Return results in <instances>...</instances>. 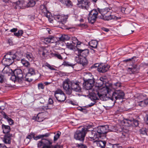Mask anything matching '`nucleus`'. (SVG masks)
Listing matches in <instances>:
<instances>
[{"instance_id":"obj_30","label":"nucleus","mask_w":148,"mask_h":148,"mask_svg":"<svg viewBox=\"0 0 148 148\" xmlns=\"http://www.w3.org/2000/svg\"><path fill=\"white\" fill-rule=\"evenodd\" d=\"M89 45L94 48H96L98 44V42L97 41L95 40H91L89 43Z\"/></svg>"},{"instance_id":"obj_55","label":"nucleus","mask_w":148,"mask_h":148,"mask_svg":"<svg viewBox=\"0 0 148 148\" xmlns=\"http://www.w3.org/2000/svg\"><path fill=\"white\" fill-rule=\"evenodd\" d=\"M128 136V134H127L125 133H122V135L121 136V137H126Z\"/></svg>"},{"instance_id":"obj_18","label":"nucleus","mask_w":148,"mask_h":148,"mask_svg":"<svg viewBox=\"0 0 148 148\" xmlns=\"http://www.w3.org/2000/svg\"><path fill=\"white\" fill-rule=\"evenodd\" d=\"M91 134L90 135V138L91 139V140H93L95 141L96 140H97L99 137H101V136H99V134L97 132L93 131L91 132Z\"/></svg>"},{"instance_id":"obj_38","label":"nucleus","mask_w":148,"mask_h":148,"mask_svg":"<svg viewBox=\"0 0 148 148\" xmlns=\"http://www.w3.org/2000/svg\"><path fill=\"white\" fill-rule=\"evenodd\" d=\"M10 79L13 82H16L18 83V78H17L14 74L12 75L10 78Z\"/></svg>"},{"instance_id":"obj_61","label":"nucleus","mask_w":148,"mask_h":148,"mask_svg":"<svg viewBox=\"0 0 148 148\" xmlns=\"http://www.w3.org/2000/svg\"><path fill=\"white\" fill-rule=\"evenodd\" d=\"M144 101L145 102V106H148V98L145 99Z\"/></svg>"},{"instance_id":"obj_7","label":"nucleus","mask_w":148,"mask_h":148,"mask_svg":"<svg viewBox=\"0 0 148 148\" xmlns=\"http://www.w3.org/2000/svg\"><path fill=\"white\" fill-rule=\"evenodd\" d=\"M55 96L58 101L60 102H63L66 99L65 95L63 91L60 89L56 91Z\"/></svg>"},{"instance_id":"obj_37","label":"nucleus","mask_w":148,"mask_h":148,"mask_svg":"<svg viewBox=\"0 0 148 148\" xmlns=\"http://www.w3.org/2000/svg\"><path fill=\"white\" fill-rule=\"evenodd\" d=\"M27 73H29L30 74L34 75L35 74V69L32 67H30L28 69V72Z\"/></svg>"},{"instance_id":"obj_29","label":"nucleus","mask_w":148,"mask_h":148,"mask_svg":"<svg viewBox=\"0 0 148 148\" xmlns=\"http://www.w3.org/2000/svg\"><path fill=\"white\" fill-rule=\"evenodd\" d=\"M70 38V36L67 35L63 34L59 38V39L61 41H64L69 40Z\"/></svg>"},{"instance_id":"obj_5","label":"nucleus","mask_w":148,"mask_h":148,"mask_svg":"<svg viewBox=\"0 0 148 148\" xmlns=\"http://www.w3.org/2000/svg\"><path fill=\"white\" fill-rule=\"evenodd\" d=\"M71 82V81L70 79L68 78L63 81L62 84L63 89L66 94L69 95L71 94L72 92Z\"/></svg>"},{"instance_id":"obj_33","label":"nucleus","mask_w":148,"mask_h":148,"mask_svg":"<svg viewBox=\"0 0 148 148\" xmlns=\"http://www.w3.org/2000/svg\"><path fill=\"white\" fill-rule=\"evenodd\" d=\"M36 3L34 0H30L27 3L26 6L27 7H32L35 5Z\"/></svg>"},{"instance_id":"obj_11","label":"nucleus","mask_w":148,"mask_h":148,"mask_svg":"<svg viewBox=\"0 0 148 148\" xmlns=\"http://www.w3.org/2000/svg\"><path fill=\"white\" fill-rule=\"evenodd\" d=\"M71 81L72 90H73L76 92H81L82 89L80 86V84H81L80 82L77 81Z\"/></svg>"},{"instance_id":"obj_22","label":"nucleus","mask_w":148,"mask_h":148,"mask_svg":"<svg viewBox=\"0 0 148 148\" xmlns=\"http://www.w3.org/2000/svg\"><path fill=\"white\" fill-rule=\"evenodd\" d=\"M40 9L44 15L47 18H49V16L48 14H49V12L47 10L45 5H40Z\"/></svg>"},{"instance_id":"obj_54","label":"nucleus","mask_w":148,"mask_h":148,"mask_svg":"<svg viewBox=\"0 0 148 148\" xmlns=\"http://www.w3.org/2000/svg\"><path fill=\"white\" fill-rule=\"evenodd\" d=\"M8 122L10 125H12L13 123V121L11 118H10L7 120Z\"/></svg>"},{"instance_id":"obj_32","label":"nucleus","mask_w":148,"mask_h":148,"mask_svg":"<svg viewBox=\"0 0 148 148\" xmlns=\"http://www.w3.org/2000/svg\"><path fill=\"white\" fill-rule=\"evenodd\" d=\"M66 47L69 49L71 50H74L76 48L75 45L73 44V43L67 42L66 43Z\"/></svg>"},{"instance_id":"obj_62","label":"nucleus","mask_w":148,"mask_h":148,"mask_svg":"<svg viewBox=\"0 0 148 148\" xmlns=\"http://www.w3.org/2000/svg\"><path fill=\"white\" fill-rule=\"evenodd\" d=\"M33 136V135L32 134H30L28 135L27 137V138L31 139L32 137Z\"/></svg>"},{"instance_id":"obj_46","label":"nucleus","mask_w":148,"mask_h":148,"mask_svg":"<svg viewBox=\"0 0 148 148\" xmlns=\"http://www.w3.org/2000/svg\"><path fill=\"white\" fill-rule=\"evenodd\" d=\"M45 65L47 67H48L49 69L51 70H55V69L51 66L50 64H48L47 63H45Z\"/></svg>"},{"instance_id":"obj_35","label":"nucleus","mask_w":148,"mask_h":148,"mask_svg":"<svg viewBox=\"0 0 148 148\" xmlns=\"http://www.w3.org/2000/svg\"><path fill=\"white\" fill-rule=\"evenodd\" d=\"M51 55L52 56L57 58L58 59L60 60H62L63 59V58L61 55L58 53H52L51 54Z\"/></svg>"},{"instance_id":"obj_26","label":"nucleus","mask_w":148,"mask_h":148,"mask_svg":"<svg viewBox=\"0 0 148 148\" xmlns=\"http://www.w3.org/2000/svg\"><path fill=\"white\" fill-rule=\"evenodd\" d=\"M103 19L105 20H110L112 19H118L117 17L116 16L113 15H105L103 17Z\"/></svg>"},{"instance_id":"obj_52","label":"nucleus","mask_w":148,"mask_h":148,"mask_svg":"<svg viewBox=\"0 0 148 148\" xmlns=\"http://www.w3.org/2000/svg\"><path fill=\"white\" fill-rule=\"evenodd\" d=\"M140 134L143 135H146L147 134L146 131L144 129H142L140 130Z\"/></svg>"},{"instance_id":"obj_17","label":"nucleus","mask_w":148,"mask_h":148,"mask_svg":"<svg viewBox=\"0 0 148 148\" xmlns=\"http://www.w3.org/2000/svg\"><path fill=\"white\" fill-rule=\"evenodd\" d=\"M75 60L78 63L82 64L84 66H86L87 63L86 59L85 58H80L79 57H75Z\"/></svg>"},{"instance_id":"obj_1","label":"nucleus","mask_w":148,"mask_h":148,"mask_svg":"<svg viewBox=\"0 0 148 148\" xmlns=\"http://www.w3.org/2000/svg\"><path fill=\"white\" fill-rule=\"evenodd\" d=\"M111 92L110 87L107 86H106L101 88L96 87L90 95V96L93 100H96L100 99L104 100L108 97L107 94H111Z\"/></svg>"},{"instance_id":"obj_34","label":"nucleus","mask_w":148,"mask_h":148,"mask_svg":"<svg viewBox=\"0 0 148 148\" xmlns=\"http://www.w3.org/2000/svg\"><path fill=\"white\" fill-rule=\"evenodd\" d=\"M32 75L29 73H27L25 76V80L27 82H31L33 80Z\"/></svg>"},{"instance_id":"obj_25","label":"nucleus","mask_w":148,"mask_h":148,"mask_svg":"<svg viewBox=\"0 0 148 148\" xmlns=\"http://www.w3.org/2000/svg\"><path fill=\"white\" fill-rule=\"evenodd\" d=\"M53 103V101L52 99L51 98H49V99L48 101V104H47V106H43L42 107V108L44 110H45L48 109H51L52 108V107L50 106V105L52 106V104Z\"/></svg>"},{"instance_id":"obj_63","label":"nucleus","mask_w":148,"mask_h":148,"mask_svg":"<svg viewBox=\"0 0 148 148\" xmlns=\"http://www.w3.org/2000/svg\"><path fill=\"white\" fill-rule=\"evenodd\" d=\"M42 148H53V146L51 145H49V146L47 147H42Z\"/></svg>"},{"instance_id":"obj_12","label":"nucleus","mask_w":148,"mask_h":148,"mask_svg":"<svg viewBox=\"0 0 148 148\" xmlns=\"http://www.w3.org/2000/svg\"><path fill=\"white\" fill-rule=\"evenodd\" d=\"M55 19L56 20H59L58 23L59 25H64L68 19V16H61L59 15H55Z\"/></svg>"},{"instance_id":"obj_6","label":"nucleus","mask_w":148,"mask_h":148,"mask_svg":"<svg viewBox=\"0 0 148 148\" xmlns=\"http://www.w3.org/2000/svg\"><path fill=\"white\" fill-rule=\"evenodd\" d=\"M89 11V13L88 17V22L89 23L92 24L95 22L99 13L96 10H90Z\"/></svg>"},{"instance_id":"obj_40","label":"nucleus","mask_w":148,"mask_h":148,"mask_svg":"<svg viewBox=\"0 0 148 148\" xmlns=\"http://www.w3.org/2000/svg\"><path fill=\"white\" fill-rule=\"evenodd\" d=\"M10 69L8 67H5L2 71L3 73L8 74L10 71Z\"/></svg>"},{"instance_id":"obj_14","label":"nucleus","mask_w":148,"mask_h":148,"mask_svg":"<svg viewBox=\"0 0 148 148\" xmlns=\"http://www.w3.org/2000/svg\"><path fill=\"white\" fill-rule=\"evenodd\" d=\"M14 74L18 78V83H21L22 82V77L23 75L22 70L21 69H17L14 70L13 72Z\"/></svg>"},{"instance_id":"obj_24","label":"nucleus","mask_w":148,"mask_h":148,"mask_svg":"<svg viewBox=\"0 0 148 148\" xmlns=\"http://www.w3.org/2000/svg\"><path fill=\"white\" fill-rule=\"evenodd\" d=\"M12 135L10 134H6L4 137L3 141L6 144H10L11 143V137Z\"/></svg>"},{"instance_id":"obj_16","label":"nucleus","mask_w":148,"mask_h":148,"mask_svg":"<svg viewBox=\"0 0 148 148\" xmlns=\"http://www.w3.org/2000/svg\"><path fill=\"white\" fill-rule=\"evenodd\" d=\"M110 67V66L108 64L103 63L99 64V67L98 68V71L100 73H104L108 70Z\"/></svg>"},{"instance_id":"obj_49","label":"nucleus","mask_w":148,"mask_h":148,"mask_svg":"<svg viewBox=\"0 0 148 148\" xmlns=\"http://www.w3.org/2000/svg\"><path fill=\"white\" fill-rule=\"evenodd\" d=\"M72 43H73L74 45H75L76 42L78 41V40L76 37H73L72 38Z\"/></svg>"},{"instance_id":"obj_8","label":"nucleus","mask_w":148,"mask_h":148,"mask_svg":"<svg viewBox=\"0 0 148 148\" xmlns=\"http://www.w3.org/2000/svg\"><path fill=\"white\" fill-rule=\"evenodd\" d=\"M78 3L77 6L78 7L83 9H86L89 11L90 10L89 8V2L88 0H77Z\"/></svg>"},{"instance_id":"obj_47","label":"nucleus","mask_w":148,"mask_h":148,"mask_svg":"<svg viewBox=\"0 0 148 148\" xmlns=\"http://www.w3.org/2000/svg\"><path fill=\"white\" fill-rule=\"evenodd\" d=\"M38 86L39 89H43L44 88V86L42 83L38 84Z\"/></svg>"},{"instance_id":"obj_13","label":"nucleus","mask_w":148,"mask_h":148,"mask_svg":"<svg viewBox=\"0 0 148 148\" xmlns=\"http://www.w3.org/2000/svg\"><path fill=\"white\" fill-rule=\"evenodd\" d=\"M77 56L76 57L82 56V58H85L87 56L89 53V51L88 49H85L84 50H82L79 48L77 49Z\"/></svg>"},{"instance_id":"obj_60","label":"nucleus","mask_w":148,"mask_h":148,"mask_svg":"<svg viewBox=\"0 0 148 148\" xmlns=\"http://www.w3.org/2000/svg\"><path fill=\"white\" fill-rule=\"evenodd\" d=\"M4 76L2 75H0V82H2L3 80Z\"/></svg>"},{"instance_id":"obj_27","label":"nucleus","mask_w":148,"mask_h":148,"mask_svg":"<svg viewBox=\"0 0 148 148\" xmlns=\"http://www.w3.org/2000/svg\"><path fill=\"white\" fill-rule=\"evenodd\" d=\"M2 127L3 129V133L4 134H6L10 132V127L9 125H6L3 124Z\"/></svg>"},{"instance_id":"obj_44","label":"nucleus","mask_w":148,"mask_h":148,"mask_svg":"<svg viewBox=\"0 0 148 148\" xmlns=\"http://www.w3.org/2000/svg\"><path fill=\"white\" fill-rule=\"evenodd\" d=\"M113 86L116 88H118L121 86V83L119 82H117L113 84Z\"/></svg>"},{"instance_id":"obj_45","label":"nucleus","mask_w":148,"mask_h":148,"mask_svg":"<svg viewBox=\"0 0 148 148\" xmlns=\"http://www.w3.org/2000/svg\"><path fill=\"white\" fill-rule=\"evenodd\" d=\"M138 105L141 107H145V106L144 101H142L138 102Z\"/></svg>"},{"instance_id":"obj_39","label":"nucleus","mask_w":148,"mask_h":148,"mask_svg":"<svg viewBox=\"0 0 148 148\" xmlns=\"http://www.w3.org/2000/svg\"><path fill=\"white\" fill-rule=\"evenodd\" d=\"M99 64L98 63L94 64L90 68V70H91L93 69H97L98 70V68L99 67Z\"/></svg>"},{"instance_id":"obj_41","label":"nucleus","mask_w":148,"mask_h":148,"mask_svg":"<svg viewBox=\"0 0 148 148\" xmlns=\"http://www.w3.org/2000/svg\"><path fill=\"white\" fill-rule=\"evenodd\" d=\"M26 57L29 61H32L33 60V56L31 53H29L27 54Z\"/></svg>"},{"instance_id":"obj_20","label":"nucleus","mask_w":148,"mask_h":148,"mask_svg":"<svg viewBox=\"0 0 148 148\" xmlns=\"http://www.w3.org/2000/svg\"><path fill=\"white\" fill-rule=\"evenodd\" d=\"M93 142L95 143H96L97 146L99 148H104L105 147L106 144V143L105 141H98L97 140H96Z\"/></svg>"},{"instance_id":"obj_2","label":"nucleus","mask_w":148,"mask_h":148,"mask_svg":"<svg viewBox=\"0 0 148 148\" xmlns=\"http://www.w3.org/2000/svg\"><path fill=\"white\" fill-rule=\"evenodd\" d=\"M20 57L17 52L13 53L12 52H9L4 56L2 61L5 65L9 66L14 62V59L19 60Z\"/></svg>"},{"instance_id":"obj_23","label":"nucleus","mask_w":148,"mask_h":148,"mask_svg":"<svg viewBox=\"0 0 148 148\" xmlns=\"http://www.w3.org/2000/svg\"><path fill=\"white\" fill-rule=\"evenodd\" d=\"M55 38L53 36H50L48 37L44 38V42L46 44L52 43L55 42Z\"/></svg>"},{"instance_id":"obj_59","label":"nucleus","mask_w":148,"mask_h":148,"mask_svg":"<svg viewBox=\"0 0 148 148\" xmlns=\"http://www.w3.org/2000/svg\"><path fill=\"white\" fill-rule=\"evenodd\" d=\"M79 147H81L80 148H87V147L85 145L81 144L80 145H79Z\"/></svg>"},{"instance_id":"obj_31","label":"nucleus","mask_w":148,"mask_h":148,"mask_svg":"<svg viewBox=\"0 0 148 148\" xmlns=\"http://www.w3.org/2000/svg\"><path fill=\"white\" fill-rule=\"evenodd\" d=\"M42 143H43V144L44 145V147H47L48 146H49L52 143L49 140H48L45 139H42L41 140Z\"/></svg>"},{"instance_id":"obj_4","label":"nucleus","mask_w":148,"mask_h":148,"mask_svg":"<svg viewBox=\"0 0 148 148\" xmlns=\"http://www.w3.org/2000/svg\"><path fill=\"white\" fill-rule=\"evenodd\" d=\"M111 90V93L112 94H107L108 97L109 95L111 96L112 95V97H109V98L111 100L113 101L114 99V98L116 100L118 99H123L124 96L125 94L124 92L122 90H118L115 91L114 92H112Z\"/></svg>"},{"instance_id":"obj_51","label":"nucleus","mask_w":148,"mask_h":148,"mask_svg":"<svg viewBox=\"0 0 148 148\" xmlns=\"http://www.w3.org/2000/svg\"><path fill=\"white\" fill-rule=\"evenodd\" d=\"M42 146V147H44V145L43 143H42L41 140L39 141L38 143V147H41Z\"/></svg>"},{"instance_id":"obj_10","label":"nucleus","mask_w":148,"mask_h":148,"mask_svg":"<svg viewBox=\"0 0 148 148\" xmlns=\"http://www.w3.org/2000/svg\"><path fill=\"white\" fill-rule=\"evenodd\" d=\"M95 82V79L93 78L85 81L83 84L84 88L87 90L91 89L94 86Z\"/></svg>"},{"instance_id":"obj_56","label":"nucleus","mask_w":148,"mask_h":148,"mask_svg":"<svg viewBox=\"0 0 148 148\" xmlns=\"http://www.w3.org/2000/svg\"><path fill=\"white\" fill-rule=\"evenodd\" d=\"M53 148H63L62 146H60L59 145H56L53 146Z\"/></svg>"},{"instance_id":"obj_53","label":"nucleus","mask_w":148,"mask_h":148,"mask_svg":"<svg viewBox=\"0 0 148 148\" xmlns=\"http://www.w3.org/2000/svg\"><path fill=\"white\" fill-rule=\"evenodd\" d=\"M76 43H77V49L79 48L80 47V45L81 44V42L78 40V41H77L76 42Z\"/></svg>"},{"instance_id":"obj_58","label":"nucleus","mask_w":148,"mask_h":148,"mask_svg":"<svg viewBox=\"0 0 148 148\" xmlns=\"http://www.w3.org/2000/svg\"><path fill=\"white\" fill-rule=\"evenodd\" d=\"M112 148H118L119 144H111Z\"/></svg>"},{"instance_id":"obj_64","label":"nucleus","mask_w":148,"mask_h":148,"mask_svg":"<svg viewBox=\"0 0 148 148\" xmlns=\"http://www.w3.org/2000/svg\"><path fill=\"white\" fill-rule=\"evenodd\" d=\"M0 148H7V147L5 145L0 144Z\"/></svg>"},{"instance_id":"obj_3","label":"nucleus","mask_w":148,"mask_h":148,"mask_svg":"<svg viewBox=\"0 0 148 148\" xmlns=\"http://www.w3.org/2000/svg\"><path fill=\"white\" fill-rule=\"evenodd\" d=\"M88 128L82 127L81 130H77L74 135V138L76 140L83 142L87 132L90 131Z\"/></svg>"},{"instance_id":"obj_28","label":"nucleus","mask_w":148,"mask_h":148,"mask_svg":"<svg viewBox=\"0 0 148 148\" xmlns=\"http://www.w3.org/2000/svg\"><path fill=\"white\" fill-rule=\"evenodd\" d=\"M137 66L135 65L131 68H128L127 71L130 74L134 73L137 71Z\"/></svg>"},{"instance_id":"obj_50","label":"nucleus","mask_w":148,"mask_h":148,"mask_svg":"<svg viewBox=\"0 0 148 148\" xmlns=\"http://www.w3.org/2000/svg\"><path fill=\"white\" fill-rule=\"evenodd\" d=\"M65 66H72L73 64L69 63L68 62H64L63 64Z\"/></svg>"},{"instance_id":"obj_57","label":"nucleus","mask_w":148,"mask_h":148,"mask_svg":"<svg viewBox=\"0 0 148 148\" xmlns=\"http://www.w3.org/2000/svg\"><path fill=\"white\" fill-rule=\"evenodd\" d=\"M36 120L38 122H40L42 121V119L40 118L38 116H37L36 118Z\"/></svg>"},{"instance_id":"obj_15","label":"nucleus","mask_w":148,"mask_h":148,"mask_svg":"<svg viewBox=\"0 0 148 148\" xmlns=\"http://www.w3.org/2000/svg\"><path fill=\"white\" fill-rule=\"evenodd\" d=\"M125 123L128 124V126H133L137 127L139 124L138 121L134 119H126V121H125Z\"/></svg>"},{"instance_id":"obj_21","label":"nucleus","mask_w":148,"mask_h":148,"mask_svg":"<svg viewBox=\"0 0 148 148\" xmlns=\"http://www.w3.org/2000/svg\"><path fill=\"white\" fill-rule=\"evenodd\" d=\"M110 10V9L109 8H106L104 9H98V12L99 14H100L103 17V16H105L106 14H107L109 12Z\"/></svg>"},{"instance_id":"obj_9","label":"nucleus","mask_w":148,"mask_h":148,"mask_svg":"<svg viewBox=\"0 0 148 148\" xmlns=\"http://www.w3.org/2000/svg\"><path fill=\"white\" fill-rule=\"evenodd\" d=\"M109 127L108 125L101 126L97 128V132L99 136H101L107 133L109 130Z\"/></svg>"},{"instance_id":"obj_36","label":"nucleus","mask_w":148,"mask_h":148,"mask_svg":"<svg viewBox=\"0 0 148 148\" xmlns=\"http://www.w3.org/2000/svg\"><path fill=\"white\" fill-rule=\"evenodd\" d=\"M21 62L24 66L26 67H28L30 65L29 63L24 59L21 60Z\"/></svg>"},{"instance_id":"obj_43","label":"nucleus","mask_w":148,"mask_h":148,"mask_svg":"<svg viewBox=\"0 0 148 148\" xmlns=\"http://www.w3.org/2000/svg\"><path fill=\"white\" fill-rule=\"evenodd\" d=\"M23 33V31L22 30H19L18 32H15L14 33V35L19 37L21 36Z\"/></svg>"},{"instance_id":"obj_48","label":"nucleus","mask_w":148,"mask_h":148,"mask_svg":"<svg viewBox=\"0 0 148 148\" xmlns=\"http://www.w3.org/2000/svg\"><path fill=\"white\" fill-rule=\"evenodd\" d=\"M44 136H45V135H40L36 137H34V140H37L38 139L43 137Z\"/></svg>"},{"instance_id":"obj_19","label":"nucleus","mask_w":148,"mask_h":148,"mask_svg":"<svg viewBox=\"0 0 148 148\" xmlns=\"http://www.w3.org/2000/svg\"><path fill=\"white\" fill-rule=\"evenodd\" d=\"M62 4L68 7H71L73 4L70 0H58Z\"/></svg>"},{"instance_id":"obj_42","label":"nucleus","mask_w":148,"mask_h":148,"mask_svg":"<svg viewBox=\"0 0 148 148\" xmlns=\"http://www.w3.org/2000/svg\"><path fill=\"white\" fill-rule=\"evenodd\" d=\"M61 134V132L59 131H58L57 134L55 135L54 137V140L55 141L58 139L59 138Z\"/></svg>"}]
</instances>
